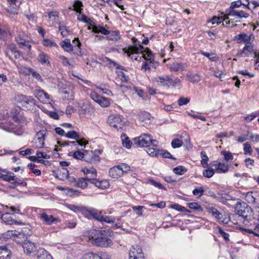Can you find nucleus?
Instances as JSON below:
<instances>
[{"mask_svg":"<svg viewBox=\"0 0 259 259\" xmlns=\"http://www.w3.org/2000/svg\"><path fill=\"white\" fill-rule=\"evenodd\" d=\"M89 239L93 244L98 246L108 247L112 244L108 232L106 230H91L89 233Z\"/></svg>","mask_w":259,"mask_h":259,"instance_id":"obj_1","label":"nucleus"},{"mask_svg":"<svg viewBox=\"0 0 259 259\" xmlns=\"http://www.w3.org/2000/svg\"><path fill=\"white\" fill-rule=\"evenodd\" d=\"M134 46H129L122 49L125 54L129 55H135L137 52L140 51L143 57L146 61H154V55L148 48L145 49L135 38H133Z\"/></svg>","mask_w":259,"mask_h":259,"instance_id":"obj_2","label":"nucleus"},{"mask_svg":"<svg viewBox=\"0 0 259 259\" xmlns=\"http://www.w3.org/2000/svg\"><path fill=\"white\" fill-rule=\"evenodd\" d=\"M13 122H9L4 124L3 128L8 132H13L16 135H21L22 130L25 126L26 120L21 116L14 115L13 116Z\"/></svg>","mask_w":259,"mask_h":259,"instance_id":"obj_3","label":"nucleus"},{"mask_svg":"<svg viewBox=\"0 0 259 259\" xmlns=\"http://www.w3.org/2000/svg\"><path fill=\"white\" fill-rule=\"evenodd\" d=\"M68 208L75 212H81L87 217H93L96 220L102 221L103 215L100 211L94 208H87L82 206H76L72 204L67 205Z\"/></svg>","mask_w":259,"mask_h":259,"instance_id":"obj_4","label":"nucleus"},{"mask_svg":"<svg viewBox=\"0 0 259 259\" xmlns=\"http://www.w3.org/2000/svg\"><path fill=\"white\" fill-rule=\"evenodd\" d=\"M134 141L135 144L141 147H147L152 143H153L154 146H156V144H155V143H158L157 140H153L151 136L147 134H143L139 137L134 139Z\"/></svg>","mask_w":259,"mask_h":259,"instance_id":"obj_5","label":"nucleus"},{"mask_svg":"<svg viewBox=\"0 0 259 259\" xmlns=\"http://www.w3.org/2000/svg\"><path fill=\"white\" fill-rule=\"evenodd\" d=\"M246 210L248 214H246V212L244 211L243 213L240 214L243 219V223L246 225V223L249 222V221L253 219H257L259 222V207L255 208V212L253 213V211L251 208H246Z\"/></svg>","mask_w":259,"mask_h":259,"instance_id":"obj_6","label":"nucleus"},{"mask_svg":"<svg viewBox=\"0 0 259 259\" xmlns=\"http://www.w3.org/2000/svg\"><path fill=\"white\" fill-rule=\"evenodd\" d=\"M100 151L96 150L95 151H84V160L87 162L90 163H96L99 162L100 160L99 157Z\"/></svg>","mask_w":259,"mask_h":259,"instance_id":"obj_7","label":"nucleus"},{"mask_svg":"<svg viewBox=\"0 0 259 259\" xmlns=\"http://www.w3.org/2000/svg\"><path fill=\"white\" fill-rule=\"evenodd\" d=\"M108 124L116 129L121 128L123 125V120L121 117L119 115H110L107 119Z\"/></svg>","mask_w":259,"mask_h":259,"instance_id":"obj_8","label":"nucleus"},{"mask_svg":"<svg viewBox=\"0 0 259 259\" xmlns=\"http://www.w3.org/2000/svg\"><path fill=\"white\" fill-rule=\"evenodd\" d=\"M208 22H211L213 24H217L218 25L223 22V25L224 26H227L230 24V21L225 12V13H222L221 15L218 17H213L211 19L208 20Z\"/></svg>","mask_w":259,"mask_h":259,"instance_id":"obj_9","label":"nucleus"},{"mask_svg":"<svg viewBox=\"0 0 259 259\" xmlns=\"http://www.w3.org/2000/svg\"><path fill=\"white\" fill-rule=\"evenodd\" d=\"M46 131L42 130L37 132L34 140L33 147L36 148H41L44 147Z\"/></svg>","mask_w":259,"mask_h":259,"instance_id":"obj_10","label":"nucleus"},{"mask_svg":"<svg viewBox=\"0 0 259 259\" xmlns=\"http://www.w3.org/2000/svg\"><path fill=\"white\" fill-rule=\"evenodd\" d=\"M144 257L142 249L137 245L132 246L129 252V259Z\"/></svg>","mask_w":259,"mask_h":259,"instance_id":"obj_11","label":"nucleus"},{"mask_svg":"<svg viewBox=\"0 0 259 259\" xmlns=\"http://www.w3.org/2000/svg\"><path fill=\"white\" fill-rule=\"evenodd\" d=\"M35 97L44 103H48L50 102V96L42 90H36L34 92Z\"/></svg>","mask_w":259,"mask_h":259,"instance_id":"obj_12","label":"nucleus"},{"mask_svg":"<svg viewBox=\"0 0 259 259\" xmlns=\"http://www.w3.org/2000/svg\"><path fill=\"white\" fill-rule=\"evenodd\" d=\"M211 166L215 167V171L217 173H226L229 170V165L224 163L214 161L210 163Z\"/></svg>","mask_w":259,"mask_h":259,"instance_id":"obj_13","label":"nucleus"},{"mask_svg":"<svg viewBox=\"0 0 259 259\" xmlns=\"http://www.w3.org/2000/svg\"><path fill=\"white\" fill-rule=\"evenodd\" d=\"M39 218L45 224L50 225L55 222H60L59 218H54L52 215H49L46 212L39 214Z\"/></svg>","mask_w":259,"mask_h":259,"instance_id":"obj_14","label":"nucleus"},{"mask_svg":"<svg viewBox=\"0 0 259 259\" xmlns=\"http://www.w3.org/2000/svg\"><path fill=\"white\" fill-rule=\"evenodd\" d=\"M138 118L144 126H148L151 123V116L147 112L143 111L140 112L138 115Z\"/></svg>","mask_w":259,"mask_h":259,"instance_id":"obj_15","label":"nucleus"},{"mask_svg":"<svg viewBox=\"0 0 259 259\" xmlns=\"http://www.w3.org/2000/svg\"><path fill=\"white\" fill-rule=\"evenodd\" d=\"M226 15L229 17V16H235L238 18H247L249 17V15L246 12L243 10H232L226 13Z\"/></svg>","mask_w":259,"mask_h":259,"instance_id":"obj_16","label":"nucleus"},{"mask_svg":"<svg viewBox=\"0 0 259 259\" xmlns=\"http://www.w3.org/2000/svg\"><path fill=\"white\" fill-rule=\"evenodd\" d=\"M89 182L94 184L96 187L101 189H105L109 187V183L108 181L98 180L95 179H89Z\"/></svg>","mask_w":259,"mask_h":259,"instance_id":"obj_17","label":"nucleus"},{"mask_svg":"<svg viewBox=\"0 0 259 259\" xmlns=\"http://www.w3.org/2000/svg\"><path fill=\"white\" fill-rule=\"evenodd\" d=\"M36 105V100L31 96H27L22 107L26 110H32Z\"/></svg>","mask_w":259,"mask_h":259,"instance_id":"obj_18","label":"nucleus"},{"mask_svg":"<svg viewBox=\"0 0 259 259\" xmlns=\"http://www.w3.org/2000/svg\"><path fill=\"white\" fill-rule=\"evenodd\" d=\"M169 76L167 75H163L161 76H157L154 78L155 81L157 82L158 84L162 87L169 88L168 80Z\"/></svg>","mask_w":259,"mask_h":259,"instance_id":"obj_19","label":"nucleus"},{"mask_svg":"<svg viewBox=\"0 0 259 259\" xmlns=\"http://www.w3.org/2000/svg\"><path fill=\"white\" fill-rule=\"evenodd\" d=\"M24 252L27 254H30L36 250V247L34 243L30 241H26L23 244Z\"/></svg>","mask_w":259,"mask_h":259,"instance_id":"obj_20","label":"nucleus"},{"mask_svg":"<svg viewBox=\"0 0 259 259\" xmlns=\"http://www.w3.org/2000/svg\"><path fill=\"white\" fill-rule=\"evenodd\" d=\"M109 175L113 179H118L122 176L118 165L111 168L109 170Z\"/></svg>","mask_w":259,"mask_h":259,"instance_id":"obj_21","label":"nucleus"},{"mask_svg":"<svg viewBox=\"0 0 259 259\" xmlns=\"http://www.w3.org/2000/svg\"><path fill=\"white\" fill-rule=\"evenodd\" d=\"M253 46L250 43H247L240 54L241 57H248L253 53Z\"/></svg>","mask_w":259,"mask_h":259,"instance_id":"obj_22","label":"nucleus"},{"mask_svg":"<svg viewBox=\"0 0 259 259\" xmlns=\"http://www.w3.org/2000/svg\"><path fill=\"white\" fill-rule=\"evenodd\" d=\"M158 144L155 143V144H156V146L153 145V143H152L151 144H152V147H149L147 150V152L148 154L152 156V157H158L159 156V153L160 149L159 148L158 146Z\"/></svg>","mask_w":259,"mask_h":259,"instance_id":"obj_23","label":"nucleus"},{"mask_svg":"<svg viewBox=\"0 0 259 259\" xmlns=\"http://www.w3.org/2000/svg\"><path fill=\"white\" fill-rule=\"evenodd\" d=\"M11 252L6 246L0 247V259H10Z\"/></svg>","mask_w":259,"mask_h":259,"instance_id":"obj_24","label":"nucleus"},{"mask_svg":"<svg viewBox=\"0 0 259 259\" xmlns=\"http://www.w3.org/2000/svg\"><path fill=\"white\" fill-rule=\"evenodd\" d=\"M37 259H53V257L46 250L39 248L37 251Z\"/></svg>","mask_w":259,"mask_h":259,"instance_id":"obj_25","label":"nucleus"},{"mask_svg":"<svg viewBox=\"0 0 259 259\" xmlns=\"http://www.w3.org/2000/svg\"><path fill=\"white\" fill-rule=\"evenodd\" d=\"M2 180L6 182H10L11 181H16L17 178H16L14 174L11 171H7L6 169L3 170V177Z\"/></svg>","mask_w":259,"mask_h":259,"instance_id":"obj_26","label":"nucleus"},{"mask_svg":"<svg viewBox=\"0 0 259 259\" xmlns=\"http://www.w3.org/2000/svg\"><path fill=\"white\" fill-rule=\"evenodd\" d=\"M235 39L237 41L238 43L244 42L250 43V37L245 33H241L235 36Z\"/></svg>","mask_w":259,"mask_h":259,"instance_id":"obj_27","label":"nucleus"},{"mask_svg":"<svg viewBox=\"0 0 259 259\" xmlns=\"http://www.w3.org/2000/svg\"><path fill=\"white\" fill-rule=\"evenodd\" d=\"M169 84L177 89H180L182 87V82L178 77L170 76L168 80Z\"/></svg>","mask_w":259,"mask_h":259,"instance_id":"obj_28","label":"nucleus"},{"mask_svg":"<svg viewBox=\"0 0 259 259\" xmlns=\"http://www.w3.org/2000/svg\"><path fill=\"white\" fill-rule=\"evenodd\" d=\"M187 66L183 63L175 62L170 65V69L174 71H184Z\"/></svg>","mask_w":259,"mask_h":259,"instance_id":"obj_29","label":"nucleus"},{"mask_svg":"<svg viewBox=\"0 0 259 259\" xmlns=\"http://www.w3.org/2000/svg\"><path fill=\"white\" fill-rule=\"evenodd\" d=\"M89 179H91L87 177L84 178H79L75 182V185L77 187L82 189H85L88 187L87 182H89Z\"/></svg>","mask_w":259,"mask_h":259,"instance_id":"obj_30","label":"nucleus"},{"mask_svg":"<svg viewBox=\"0 0 259 259\" xmlns=\"http://www.w3.org/2000/svg\"><path fill=\"white\" fill-rule=\"evenodd\" d=\"M207 212L210 213L213 217L215 218L217 220L221 219V213L218 209L213 206H209L207 208Z\"/></svg>","mask_w":259,"mask_h":259,"instance_id":"obj_31","label":"nucleus"},{"mask_svg":"<svg viewBox=\"0 0 259 259\" xmlns=\"http://www.w3.org/2000/svg\"><path fill=\"white\" fill-rule=\"evenodd\" d=\"M27 96L23 94H17L14 97L13 100L17 104H19L22 107Z\"/></svg>","mask_w":259,"mask_h":259,"instance_id":"obj_32","label":"nucleus"},{"mask_svg":"<svg viewBox=\"0 0 259 259\" xmlns=\"http://www.w3.org/2000/svg\"><path fill=\"white\" fill-rule=\"evenodd\" d=\"M78 14L77 15V19L79 21L85 22L90 25V26H93L94 22L93 21L87 16L82 14L80 13V12H78Z\"/></svg>","mask_w":259,"mask_h":259,"instance_id":"obj_33","label":"nucleus"},{"mask_svg":"<svg viewBox=\"0 0 259 259\" xmlns=\"http://www.w3.org/2000/svg\"><path fill=\"white\" fill-rule=\"evenodd\" d=\"M109 35L107 36V39L110 40L117 41L119 40L121 37L119 31H113L109 34Z\"/></svg>","mask_w":259,"mask_h":259,"instance_id":"obj_34","label":"nucleus"},{"mask_svg":"<svg viewBox=\"0 0 259 259\" xmlns=\"http://www.w3.org/2000/svg\"><path fill=\"white\" fill-rule=\"evenodd\" d=\"M121 139L122 141V144L123 147L127 149H130L131 148L132 145V142L131 141L130 139L128 137L126 136L125 135H121Z\"/></svg>","mask_w":259,"mask_h":259,"instance_id":"obj_35","label":"nucleus"},{"mask_svg":"<svg viewBox=\"0 0 259 259\" xmlns=\"http://www.w3.org/2000/svg\"><path fill=\"white\" fill-rule=\"evenodd\" d=\"M61 46L64 51L69 52L73 50V46L68 39H65L61 44Z\"/></svg>","mask_w":259,"mask_h":259,"instance_id":"obj_36","label":"nucleus"},{"mask_svg":"<svg viewBox=\"0 0 259 259\" xmlns=\"http://www.w3.org/2000/svg\"><path fill=\"white\" fill-rule=\"evenodd\" d=\"M49 59V56L44 53L39 54L38 56V60L41 64H47L48 65H49L50 62Z\"/></svg>","mask_w":259,"mask_h":259,"instance_id":"obj_37","label":"nucleus"},{"mask_svg":"<svg viewBox=\"0 0 259 259\" xmlns=\"http://www.w3.org/2000/svg\"><path fill=\"white\" fill-rule=\"evenodd\" d=\"M187 77L188 80L192 83L198 82L200 80V77L197 74H188Z\"/></svg>","mask_w":259,"mask_h":259,"instance_id":"obj_38","label":"nucleus"},{"mask_svg":"<svg viewBox=\"0 0 259 259\" xmlns=\"http://www.w3.org/2000/svg\"><path fill=\"white\" fill-rule=\"evenodd\" d=\"M11 52L12 53H13L14 55V57L16 58V59H17V58H19L20 55V53L19 51H18L17 50H16V47L13 46V45H12V46H10V47H9V51L8 52H6V55L7 56H9V52Z\"/></svg>","mask_w":259,"mask_h":259,"instance_id":"obj_39","label":"nucleus"},{"mask_svg":"<svg viewBox=\"0 0 259 259\" xmlns=\"http://www.w3.org/2000/svg\"><path fill=\"white\" fill-rule=\"evenodd\" d=\"M201 157L202 158L201 160V165L204 168L207 167L208 166L207 162L208 161V158L204 151L201 152Z\"/></svg>","mask_w":259,"mask_h":259,"instance_id":"obj_40","label":"nucleus"},{"mask_svg":"<svg viewBox=\"0 0 259 259\" xmlns=\"http://www.w3.org/2000/svg\"><path fill=\"white\" fill-rule=\"evenodd\" d=\"M242 5V3L240 1H234L231 3L230 7L225 11L226 13L231 11V10H235V8L240 7Z\"/></svg>","mask_w":259,"mask_h":259,"instance_id":"obj_41","label":"nucleus"},{"mask_svg":"<svg viewBox=\"0 0 259 259\" xmlns=\"http://www.w3.org/2000/svg\"><path fill=\"white\" fill-rule=\"evenodd\" d=\"M204 192V190L202 187H197L192 191L193 194L198 198L202 196L203 195Z\"/></svg>","mask_w":259,"mask_h":259,"instance_id":"obj_42","label":"nucleus"},{"mask_svg":"<svg viewBox=\"0 0 259 259\" xmlns=\"http://www.w3.org/2000/svg\"><path fill=\"white\" fill-rule=\"evenodd\" d=\"M186 171V168L183 166H179L173 169L174 172L178 175H182L184 174Z\"/></svg>","mask_w":259,"mask_h":259,"instance_id":"obj_43","label":"nucleus"},{"mask_svg":"<svg viewBox=\"0 0 259 259\" xmlns=\"http://www.w3.org/2000/svg\"><path fill=\"white\" fill-rule=\"evenodd\" d=\"M170 207L171 208H173L174 209L177 210L181 212H190V211L189 210L187 209L185 207L182 206L177 203H175V204L171 205Z\"/></svg>","mask_w":259,"mask_h":259,"instance_id":"obj_44","label":"nucleus"},{"mask_svg":"<svg viewBox=\"0 0 259 259\" xmlns=\"http://www.w3.org/2000/svg\"><path fill=\"white\" fill-rule=\"evenodd\" d=\"M98 103L102 107H106L110 105L109 100L104 97H101Z\"/></svg>","mask_w":259,"mask_h":259,"instance_id":"obj_45","label":"nucleus"},{"mask_svg":"<svg viewBox=\"0 0 259 259\" xmlns=\"http://www.w3.org/2000/svg\"><path fill=\"white\" fill-rule=\"evenodd\" d=\"M215 171L214 169L211 168H208L203 171V175L204 177L207 178H210L214 175Z\"/></svg>","mask_w":259,"mask_h":259,"instance_id":"obj_46","label":"nucleus"},{"mask_svg":"<svg viewBox=\"0 0 259 259\" xmlns=\"http://www.w3.org/2000/svg\"><path fill=\"white\" fill-rule=\"evenodd\" d=\"M200 53L203 56L207 57L211 61H216L217 57L216 56V55L214 53H208L207 52H205L203 51H201L200 52Z\"/></svg>","mask_w":259,"mask_h":259,"instance_id":"obj_47","label":"nucleus"},{"mask_svg":"<svg viewBox=\"0 0 259 259\" xmlns=\"http://www.w3.org/2000/svg\"><path fill=\"white\" fill-rule=\"evenodd\" d=\"M118 166L122 172V176L124 174H127L130 170V166L126 163H121L118 165Z\"/></svg>","mask_w":259,"mask_h":259,"instance_id":"obj_48","label":"nucleus"},{"mask_svg":"<svg viewBox=\"0 0 259 259\" xmlns=\"http://www.w3.org/2000/svg\"><path fill=\"white\" fill-rule=\"evenodd\" d=\"M59 30L63 36H66L69 34V30L63 24H59Z\"/></svg>","mask_w":259,"mask_h":259,"instance_id":"obj_49","label":"nucleus"},{"mask_svg":"<svg viewBox=\"0 0 259 259\" xmlns=\"http://www.w3.org/2000/svg\"><path fill=\"white\" fill-rule=\"evenodd\" d=\"M65 137L68 138L77 140L79 138L78 134L75 131H70L66 133Z\"/></svg>","mask_w":259,"mask_h":259,"instance_id":"obj_50","label":"nucleus"},{"mask_svg":"<svg viewBox=\"0 0 259 259\" xmlns=\"http://www.w3.org/2000/svg\"><path fill=\"white\" fill-rule=\"evenodd\" d=\"M188 207L191 208L194 210H196L198 211H202V207L200 204H199L198 203L196 202H191L188 203Z\"/></svg>","mask_w":259,"mask_h":259,"instance_id":"obj_51","label":"nucleus"},{"mask_svg":"<svg viewBox=\"0 0 259 259\" xmlns=\"http://www.w3.org/2000/svg\"><path fill=\"white\" fill-rule=\"evenodd\" d=\"M221 154L224 156V158L226 161L232 160L233 159L232 154L229 151H222Z\"/></svg>","mask_w":259,"mask_h":259,"instance_id":"obj_52","label":"nucleus"},{"mask_svg":"<svg viewBox=\"0 0 259 259\" xmlns=\"http://www.w3.org/2000/svg\"><path fill=\"white\" fill-rule=\"evenodd\" d=\"M98 257L97 253L91 252L85 253L82 256V259H98Z\"/></svg>","mask_w":259,"mask_h":259,"instance_id":"obj_53","label":"nucleus"},{"mask_svg":"<svg viewBox=\"0 0 259 259\" xmlns=\"http://www.w3.org/2000/svg\"><path fill=\"white\" fill-rule=\"evenodd\" d=\"M153 61H146L142 65L141 68L145 70H149L151 67H153Z\"/></svg>","mask_w":259,"mask_h":259,"instance_id":"obj_54","label":"nucleus"},{"mask_svg":"<svg viewBox=\"0 0 259 259\" xmlns=\"http://www.w3.org/2000/svg\"><path fill=\"white\" fill-rule=\"evenodd\" d=\"M97 255L98 259H111V255L106 252H98Z\"/></svg>","mask_w":259,"mask_h":259,"instance_id":"obj_55","label":"nucleus"},{"mask_svg":"<svg viewBox=\"0 0 259 259\" xmlns=\"http://www.w3.org/2000/svg\"><path fill=\"white\" fill-rule=\"evenodd\" d=\"M44 46L49 47H57V45L53 41L49 39H44L42 41Z\"/></svg>","mask_w":259,"mask_h":259,"instance_id":"obj_56","label":"nucleus"},{"mask_svg":"<svg viewBox=\"0 0 259 259\" xmlns=\"http://www.w3.org/2000/svg\"><path fill=\"white\" fill-rule=\"evenodd\" d=\"M116 72L118 77L122 82H126L127 81L128 76L122 71L119 70Z\"/></svg>","mask_w":259,"mask_h":259,"instance_id":"obj_57","label":"nucleus"},{"mask_svg":"<svg viewBox=\"0 0 259 259\" xmlns=\"http://www.w3.org/2000/svg\"><path fill=\"white\" fill-rule=\"evenodd\" d=\"M243 147H244L243 150L244 152V154H249V155H251V153H252V149H251V145L248 143H245L243 144Z\"/></svg>","mask_w":259,"mask_h":259,"instance_id":"obj_58","label":"nucleus"},{"mask_svg":"<svg viewBox=\"0 0 259 259\" xmlns=\"http://www.w3.org/2000/svg\"><path fill=\"white\" fill-rule=\"evenodd\" d=\"M9 29L7 26H0V39H3L4 35L7 33H9Z\"/></svg>","mask_w":259,"mask_h":259,"instance_id":"obj_59","label":"nucleus"},{"mask_svg":"<svg viewBox=\"0 0 259 259\" xmlns=\"http://www.w3.org/2000/svg\"><path fill=\"white\" fill-rule=\"evenodd\" d=\"M171 146L174 148L180 147L182 144L183 142L181 140L179 139H175L171 142Z\"/></svg>","mask_w":259,"mask_h":259,"instance_id":"obj_60","label":"nucleus"},{"mask_svg":"<svg viewBox=\"0 0 259 259\" xmlns=\"http://www.w3.org/2000/svg\"><path fill=\"white\" fill-rule=\"evenodd\" d=\"M6 235L7 236V237L8 238V237H12L13 236H23V234H22L21 233L19 232H18L17 231H13V230H11V231H7Z\"/></svg>","mask_w":259,"mask_h":259,"instance_id":"obj_61","label":"nucleus"},{"mask_svg":"<svg viewBox=\"0 0 259 259\" xmlns=\"http://www.w3.org/2000/svg\"><path fill=\"white\" fill-rule=\"evenodd\" d=\"M74 10L76 12H81V10H82L81 7H82V4L81 2L79 1H75L74 3Z\"/></svg>","mask_w":259,"mask_h":259,"instance_id":"obj_62","label":"nucleus"},{"mask_svg":"<svg viewBox=\"0 0 259 259\" xmlns=\"http://www.w3.org/2000/svg\"><path fill=\"white\" fill-rule=\"evenodd\" d=\"M83 173L85 175H87L88 174H91L93 175L94 177H96L97 176V171L94 168H85L82 170Z\"/></svg>","mask_w":259,"mask_h":259,"instance_id":"obj_63","label":"nucleus"},{"mask_svg":"<svg viewBox=\"0 0 259 259\" xmlns=\"http://www.w3.org/2000/svg\"><path fill=\"white\" fill-rule=\"evenodd\" d=\"M115 221V218L111 216L103 215L101 222H104L107 223H112Z\"/></svg>","mask_w":259,"mask_h":259,"instance_id":"obj_64","label":"nucleus"}]
</instances>
